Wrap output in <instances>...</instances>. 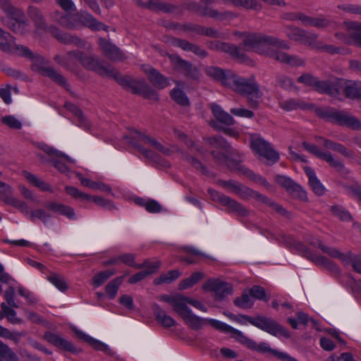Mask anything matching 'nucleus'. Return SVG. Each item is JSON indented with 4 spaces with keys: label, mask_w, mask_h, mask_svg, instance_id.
Instances as JSON below:
<instances>
[{
    "label": "nucleus",
    "mask_w": 361,
    "mask_h": 361,
    "mask_svg": "<svg viewBox=\"0 0 361 361\" xmlns=\"http://www.w3.org/2000/svg\"><path fill=\"white\" fill-rule=\"evenodd\" d=\"M0 355L9 361H20L18 355L6 344L0 350Z\"/></svg>",
    "instance_id": "nucleus-64"
},
{
    "label": "nucleus",
    "mask_w": 361,
    "mask_h": 361,
    "mask_svg": "<svg viewBox=\"0 0 361 361\" xmlns=\"http://www.w3.org/2000/svg\"><path fill=\"white\" fill-rule=\"evenodd\" d=\"M215 46L217 50L229 54L242 66H254L256 65L255 61L248 58L239 47L226 42H217Z\"/></svg>",
    "instance_id": "nucleus-13"
},
{
    "label": "nucleus",
    "mask_w": 361,
    "mask_h": 361,
    "mask_svg": "<svg viewBox=\"0 0 361 361\" xmlns=\"http://www.w3.org/2000/svg\"><path fill=\"white\" fill-rule=\"evenodd\" d=\"M151 83L159 89H164L170 85L169 79L165 78L157 69H148L146 72Z\"/></svg>",
    "instance_id": "nucleus-30"
},
{
    "label": "nucleus",
    "mask_w": 361,
    "mask_h": 361,
    "mask_svg": "<svg viewBox=\"0 0 361 361\" xmlns=\"http://www.w3.org/2000/svg\"><path fill=\"white\" fill-rule=\"evenodd\" d=\"M30 18L35 22L37 29L44 30L47 28L45 19L40 10L35 6H30L27 10Z\"/></svg>",
    "instance_id": "nucleus-39"
},
{
    "label": "nucleus",
    "mask_w": 361,
    "mask_h": 361,
    "mask_svg": "<svg viewBox=\"0 0 361 361\" xmlns=\"http://www.w3.org/2000/svg\"><path fill=\"white\" fill-rule=\"evenodd\" d=\"M180 276V273L177 270H173L169 271L167 274H162L159 277L156 278L154 281L155 285H159L161 283H170L175 281Z\"/></svg>",
    "instance_id": "nucleus-51"
},
{
    "label": "nucleus",
    "mask_w": 361,
    "mask_h": 361,
    "mask_svg": "<svg viewBox=\"0 0 361 361\" xmlns=\"http://www.w3.org/2000/svg\"><path fill=\"white\" fill-rule=\"evenodd\" d=\"M0 8L13 20H21L24 18L23 11L13 6L10 0H0Z\"/></svg>",
    "instance_id": "nucleus-29"
},
{
    "label": "nucleus",
    "mask_w": 361,
    "mask_h": 361,
    "mask_svg": "<svg viewBox=\"0 0 361 361\" xmlns=\"http://www.w3.org/2000/svg\"><path fill=\"white\" fill-rule=\"evenodd\" d=\"M23 175L31 185L37 188L41 191L53 192L51 186L49 183L37 178L35 175L27 171H23Z\"/></svg>",
    "instance_id": "nucleus-35"
},
{
    "label": "nucleus",
    "mask_w": 361,
    "mask_h": 361,
    "mask_svg": "<svg viewBox=\"0 0 361 361\" xmlns=\"http://www.w3.org/2000/svg\"><path fill=\"white\" fill-rule=\"evenodd\" d=\"M103 78L115 80L123 88L130 90L134 94H140L145 98L158 100L157 92L149 87L144 80H137L128 75H122L118 69H93Z\"/></svg>",
    "instance_id": "nucleus-4"
},
{
    "label": "nucleus",
    "mask_w": 361,
    "mask_h": 361,
    "mask_svg": "<svg viewBox=\"0 0 361 361\" xmlns=\"http://www.w3.org/2000/svg\"><path fill=\"white\" fill-rule=\"evenodd\" d=\"M73 331L79 338L88 343L94 349L102 351H106L108 349V346L106 344L91 337L78 329L74 328Z\"/></svg>",
    "instance_id": "nucleus-36"
},
{
    "label": "nucleus",
    "mask_w": 361,
    "mask_h": 361,
    "mask_svg": "<svg viewBox=\"0 0 361 361\" xmlns=\"http://www.w3.org/2000/svg\"><path fill=\"white\" fill-rule=\"evenodd\" d=\"M226 5H233L236 7H243L246 9L259 11L263 5L257 0H221Z\"/></svg>",
    "instance_id": "nucleus-31"
},
{
    "label": "nucleus",
    "mask_w": 361,
    "mask_h": 361,
    "mask_svg": "<svg viewBox=\"0 0 361 361\" xmlns=\"http://www.w3.org/2000/svg\"><path fill=\"white\" fill-rule=\"evenodd\" d=\"M1 122L9 128L14 129H20L21 122L13 116H6L1 118Z\"/></svg>",
    "instance_id": "nucleus-63"
},
{
    "label": "nucleus",
    "mask_w": 361,
    "mask_h": 361,
    "mask_svg": "<svg viewBox=\"0 0 361 361\" xmlns=\"http://www.w3.org/2000/svg\"><path fill=\"white\" fill-rule=\"evenodd\" d=\"M186 29L194 31L200 35H204L209 37H218L219 32L211 27H204L198 25H188Z\"/></svg>",
    "instance_id": "nucleus-58"
},
{
    "label": "nucleus",
    "mask_w": 361,
    "mask_h": 361,
    "mask_svg": "<svg viewBox=\"0 0 361 361\" xmlns=\"http://www.w3.org/2000/svg\"><path fill=\"white\" fill-rule=\"evenodd\" d=\"M210 107L214 116L219 121L228 126L234 123L233 118L227 112L224 111L220 106L212 103L210 104Z\"/></svg>",
    "instance_id": "nucleus-37"
},
{
    "label": "nucleus",
    "mask_w": 361,
    "mask_h": 361,
    "mask_svg": "<svg viewBox=\"0 0 361 361\" xmlns=\"http://www.w3.org/2000/svg\"><path fill=\"white\" fill-rule=\"evenodd\" d=\"M243 37V44L248 49L276 59V55L282 50H288L289 44L279 37L261 32H238L235 34Z\"/></svg>",
    "instance_id": "nucleus-2"
},
{
    "label": "nucleus",
    "mask_w": 361,
    "mask_h": 361,
    "mask_svg": "<svg viewBox=\"0 0 361 361\" xmlns=\"http://www.w3.org/2000/svg\"><path fill=\"white\" fill-rule=\"evenodd\" d=\"M250 295L252 298L259 300L267 301V295L264 288L259 286H254L250 290Z\"/></svg>",
    "instance_id": "nucleus-62"
},
{
    "label": "nucleus",
    "mask_w": 361,
    "mask_h": 361,
    "mask_svg": "<svg viewBox=\"0 0 361 361\" xmlns=\"http://www.w3.org/2000/svg\"><path fill=\"white\" fill-rule=\"evenodd\" d=\"M276 61L290 66H304L306 65L305 60L302 57L295 55L289 54L286 52L280 51L276 55Z\"/></svg>",
    "instance_id": "nucleus-26"
},
{
    "label": "nucleus",
    "mask_w": 361,
    "mask_h": 361,
    "mask_svg": "<svg viewBox=\"0 0 361 361\" xmlns=\"http://www.w3.org/2000/svg\"><path fill=\"white\" fill-rule=\"evenodd\" d=\"M304 171L308 177L309 185L312 191L317 195H322L325 192V188L317 178L314 171L308 166L304 168Z\"/></svg>",
    "instance_id": "nucleus-27"
},
{
    "label": "nucleus",
    "mask_w": 361,
    "mask_h": 361,
    "mask_svg": "<svg viewBox=\"0 0 361 361\" xmlns=\"http://www.w3.org/2000/svg\"><path fill=\"white\" fill-rule=\"evenodd\" d=\"M54 60L58 66H71L81 65L90 68H103L99 59L94 55H87L81 51H70L66 54H57Z\"/></svg>",
    "instance_id": "nucleus-5"
},
{
    "label": "nucleus",
    "mask_w": 361,
    "mask_h": 361,
    "mask_svg": "<svg viewBox=\"0 0 361 361\" xmlns=\"http://www.w3.org/2000/svg\"><path fill=\"white\" fill-rule=\"evenodd\" d=\"M346 33L343 39L345 43L361 47V23L358 22H345Z\"/></svg>",
    "instance_id": "nucleus-20"
},
{
    "label": "nucleus",
    "mask_w": 361,
    "mask_h": 361,
    "mask_svg": "<svg viewBox=\"0 0 361 361\" xmlns=\"http://www.w3.org/2000/svg\"><path fill=\"white\" fill-rule=\"evenodd\" d=\"M46 208L54 213L63 215L71 220L75 219V214L73 208L56 202H50L46 204Z\"/></svg>",
    "instance_id": "nucleus-25"
},
{
    "label": "nucleus",
    "mask_w": 361,
    "mask_h": 361,
    "mask_svg": "<svg viewBox=\"0 0 361 361\" xmlns=\"http://www.w3.org/2000/svg\"><path fill=\"white\" fill-rule=\"evenodd\" d=\"M290 193L293 197L300 199L302 201L307 200V196L305 190L296 183H294L293 187L288 192Z\"/></svg>",
    "instance_id": "nucleus-60"
},
{
    "label": "nucleus",
    "mask_w": 361,
    "mask_h": 361,
    "mask_svg": "<svg viewBox=\"0 0 361 361\" xmlns=\"http://www.w3.org/2000/svg\"><path fill=\"white\" fill-rule=\"evenodd\" d=\"M20 54H19L18 56L25 57L27 59L30 60L32 66L35 68H44L45 66H48L50 65V61L37 53L32 52L27 47L23 46Z\"/></svg>",
    "instance_id": "nucleus-23"
},
{
    "label": "nucleus",
    "mask_w": 361,
    "mask_h": 361,
    "mask_svg": "<svg viewBox=\"0 0 361 361\" xmlns=\"http://www.w3.org/2000/svg\"><path fill=\"white\" fill-rule=\"evenodd\" d=\"M152 309L154 312L157 321L165 328H170L175 325L176 321L161 309L157 303L152 304Z\"/></svg>",
    "instance_id": "nucleus-33"
},
{
    "label": "nucleus",
    "mask_w": 361,
    "mask_h": 361,
    "mask_svg": "<svg viewBox=\"0 0 361 361\" xmlns=\"http://www.w3.org/2000/svg\"><path fill=\"white\" fill-rule=\"evenodd\" d=\"M170 95L172 99L180 106H188L190 104L189 99L186 94L178 87L171 90Z\"/></svg>",
    "instance_id": "nucleus-48"
},
{
    "label": "nucleus",
    "mask_w": 361,
    "mask_h": 361,
    "mask_svg": "<svg viewBox=\"0 0 361 361\" xmlns=\"http://www.w3.org/2000/svg\"><path fill=\"white\" fill-rule=\"evenodd\" d=\"M135 255L131 253L121 254L107 262L106 264H118L122 262L128 266L134 267L136 264L135 263Z\"/></svg>",
    "instance_id": "nucleus-47"
},
{
    "label": "nucleus",
    "mask_w": 361,
    "mask_h": 361,
    "mask_svg": "<svg viewBox=\"0 0 361 361\" xmlns=\"http://www.w3.org/2000/svg\"><path fill=\"white\" fill-rule=\"evenodd\" d=\"M317 113L321 118L331 122L336 123L341 126H346L354 130H360L361 128L360 121L357 118L351 116L345 112L334 109L324 108L318 109Z\"/></svg>",
    "instance_id": "nucleus-7"
},
{
    "label": "nucleus",
    "mask_w": 361,
    "mask_h": 361,
    "mask_svg": "<svg viewBox=\"0 0 361 361\" xmlns=\"http://www.w3.org/2000/svg\"><path fill=\"white\" fill-rule=\"evenodd\" d=\"M250 147L259 159H265L270 164L277 162L279 159V153L273 149L269 142L258 134L250 135Z\"/></svg>",
    "instance_id": "nucleus-6"
},
{
    "label": "nucleus",
    "mask_w": 361,
    "mask_h": 361,
    "mask_svg": "<svg viewBox=\"0 0 361 361\" xmlns=\"http://www.w3.org/2000/svg\"><path fill=\"white\" fill-rule=\"evenodd\" d=\"M238 322L245 324L247 322L253 326L271 334L276 336L282 334L284 329L275 321L264 317L252 318L247 315H240L239 319H235Z\"/></svg>",
    "instance_id": "nucleus-9"
},
{
    "label": "nucleus",
    "mask_w": 361,
    "mask_h": 361,
    "mask_svg": "<svg viewBox=\"0 0 361 361\" xmlns=\"http://www.w3.org/2000/svg\"><path fill=\"white\" fill-rule=\"evenodd\" d=\"M64 106L66 109L74 114L77 119L78 126L85 128H89L88 121L86 120L82 111L78 106L70 102H66Z\"/></svg>",
    "instance_id": "nucleus-42"
},
{
    "label": "nucleus",
    "mask_w": 361,
    "mask_h": 361,
    "mask_svg": "<svg viewBox=\"0 0 361 361\" xmlns=\"http://www.w3.org/2000/svg\"><path fill=\"white\" fill-rule=\"evenodd\" d=\"M47 280L61 291H65L68 288L64 279L57 274H51L47 276Z\"/></svg>",
    "instance_id": "nucleus-57"
},
{
    "label": "nucleus",
    "mask_w": 361,
    "mask_h": 361,
    "mask_svg": "<svg viewBox=\"0 0 361 361\" xmlns=\"http://www.w3.org/2000/svg\"><path fill=\"white\" fill-rule=\"evenodd\" d=\"M234 304L238 307L248 309L252 307L254 300L250 295L244 293L241 296L235 298Z\"/></svg>",
    "instance_id": "nucleus-54"
},
{
    "label": "nucleus",
    "mask_w": 361,
    "mask_h": 361,
    "mask_svg": "<svg viewBox=\"0 0 361 361\" xmlns=\"http://www.w3.org/2000/svg\"><path fill=\"white\" fill-rule=\"evenodd\" d=\"M207 142L212 147L224 151V152L212 151L213 157L220 164H226L231 168L233 167V163L229 159L228 156L234 154L235 150L228 142L222 137H212L207 139Z\"/></svg>",
    "instance_id": "nucleus-8"
},
{
    "label": "nucleus",
    "mask_w": 361,
    "mask_h": 361,
    "mask_svg": "<svg viewBox=\"0 0 361 361\" xmlns=\"http://www.w3.org/2000/svg\"><path fill=\"white\" fill-rule=\"evenodd\" d=\"M319 247L321 248V250L326 253L328 255H329L331 257L338 258L341 259L343 262H345L347 260L348 257L347 256L340 252L338 250L334 248V247H330L328 246L323 245L322 243L319 242Z\"/></svg>",
    "instance_id": "nucleus-56"
},
{
    "label": "nucleus",
    "mask_w": 361,
    "mask_h": 361,
    "mask_svg": "<svg viewBox=\"0 0 361 361\" xmlns=\"http://www.w3.org/2000/svg\"><path fill=\"white\" fill-rule=\"evenodd\" d=\"M24 45L16 44V38L10 32L0 27V51L13 56H18Z\"/></svg>",
    "instance_id": "nucleus-15"
},
{
    "label": "nucleus",
    "mask_w": 361,
    "mask_h": 361,
    "mask_svg": "<svg viewBox=\"0 0 361 361\" xmlns=\"http://www.w3.org/2000/svg\"><path fill=\"white\" fill-rule=\"evenodd\" d=\"M279 105L281 109L286 111H293L297 109H305L307 108V105L305 103L293 99L282 101L279 103Z\"/></svg>",
    "instance_id": "nucleus-52"
},
{
    "label": "nucleus",
    "mask_w": 361,
    "mask_h": 361,
    "mask_svg": "<svg viewBox=\"0 0 361 361\" xmlns=\"http://www.w3.org/2000/svg\"><path fill=\"white\" fill-rule=\"evenodd\" d=\"M298 81L305 85L314 87L319 92L333 94V84H330L326 81H319L310 74H304L301 75L298 78Z\"/></svg>",
    "instance_id": "nucleus-21"
},
{
    "label": "nucleus",
    "mask_w": 361,
    "mask_h": 361,
    "mask_svg": "<svg viewBox=\"0 0 361 361\" xmlns=\"http://www.w3.org/2000/svg\"><path fill=\"white\" fill-rule=\"evenodd\" d=\"M238 169L241 171L244 175H245L247 177L250 178V179H252L256 182H259L261 184L264 185V186L269 185V183L266 179H264V178H262L259 176L256 175L252 171L245 168V166L239 164L238 166Z\"/></svg>",
    "instance_id": "nucleus-59"
},
{
    "label": "nucleus",
    "mask_w": 361,
    "mask_h": 361,
    "mask_svg": "<svg viewBox=\"0 0 361 361\" xmlns=\"http://www.w3.org/2000/svg\"><path fill=\"white\" fill-rule=\"evenodd\" d=\"M300 247H304L305 250V256L307 259L312 260L313 262H314L317 264H322L326 267L331 268L334 267L331 262H330L328 259H326L324 256L320 255H316L312 254L311 252L308 251L305 246L302 245H300Z\"/></svg>",
    "instance_id": "nucleus-50"
},
{
    "label": "nucleus",
    "mask_w": 361,
    "mask_h": 361,
    "mask_svg": "<svg viewBox=\"0 0 361 361\" xmlns=\"http://www.w3.org/2000/svg\"><path fill=\"white\" fill-rule=\"evenodd\" d=\"M301 43L318 51L322 42L318 40V35L305 32Z\"/></svg>",
    "instance_id": "nucleus-49"
},
{
    "label": "nucleus",
    "mask_w": 361,
    "mask_h": 361,
    "mask_svg": "<svg viewBox=\"0 0 361 361\" xmlns=\"http://www.w3.org/2000/svg\"><path fill=\"white\" fill-rule=\"evenodd\" d=\"M301 23L305 26H314L317 28H324L329 25L330 21L325 18H312L303 13L302 16Z\"/></svg>",
    "instance_id": "nucleus-41"
},
{
    "label": "nucleus",
    "mask_w": 361,
    "mask_h": 361,
    "mask_svg": "<svg viewBox=\"0 0 361 361\" xmlns=\"http://www.w3.org/2000/svg\"><path fill=\"white\" fill-rule=\"evenodd\" d=\"M204 277V274L202 272H195L192 274L190 277L182 280L178 285V289L180 290L188 289L197 282H199Z\"/></svg>",
    "instance_id": "nucleus-46"
},
{
    "label": "nucleus",
    "mask_w": 361,
    "mask_h": 361,
    "mask_svg": "<svg viewBox=\"0 0 361 361\" xmlns=\"http://www.w3.org/2000/svg\"><path fill=\"white\" fill-rule=\"evenodd\" d=\"M114 270H106L96 274L92 279V284L95 287L102 286L108 279L115 274Z\"/></svg>",
    "instance_id": "nucleus-55"
},
{
    "label": "nucleus",
    "mask_w": 361,
    "mask_h": 361,
    "mask_svg": "<svg viewBox=\"0 0 361 361\" xmlns=\"http://www.w3.org/2000/svg\"><path fill=\"white\" fill-rule=\"evenodd\" d=\"M49 32L55 39L62 44L67 45L73 44L79 48H85L86 46V42L85 40L75 35L63 32L56 27H50Z\"/></svg>",
    "instance_id": "nucleus-17"
},
{
    "label": "nucleus",
    "mask_w": 361,
    "mask_h": 361,
    "mask_svg": "<svg viewBox=\"0 0 361 361\" xmlns=\"http://www.w3.org/2000/svg\"><path fill=\"white\" fill-rule=\"evenodd\" d=\"M203 289L214 293L216 300H223L233 293V286L218 279H209L204 285Z\"/></svg>",
    "instance_id": "nucleus-11"
},
{
    "label": "nucleus",
    "mask_w": 361,
    "mask_h": 361,
    "mask_svg": "<svg viewBox=\"0 0 361 361\" xmlns=\"http://www.w3.org/2000/svg\"><path fill=\"white\" fill-rule=\"evenodd\" d=\"M27 212H21L25 216H27L29 219L34 221L36 219L40 220L43 224H46L51 218V214H49L43 209H37L32 210L30 209L27 204Z\"/></svg>",
    "instance_id": "nucleus-38"
},
{
    "label": "nucleus",
    "mask_w": 361,
    "mask_h": 361,
    "mask_svg": "<svg viewBox=\"0 0 361 361\" xmlns=\"http://www.w3.org/2000/svg\"><path fill=\"white\" fill-rule=\"evenodd\" d=\"M208 193L214 201L220 202L222 205L226 206L228 212L237 214L240 216H246L249 212L242 204L228 196L220 194L214 189L209 188Z\"/></svg>",
    "instance_id": "nucleus-10"
},
{
    "label": "nucleus",
    "mask_w": 361,
    "mask_h": 361,
    "mask_svg": "<svg viewBox=\"0 0 361 361\" xmlns=\"http://www.w3.org/2000/svg\"><path fill=\"white\" fill-rule=\"evenodd\" d=\"M159 301L166 302L171 305L173 310L184 320L192 329L197 330L209 324L214 329L231 334L237 341L245 345L247 348L256 350L261 353H269L276 357L288 361H297L288 354L273 350L268 343L262 342L257 344L255 341L246 336L242 331L234 329L231 326L214 319H206L195 315L188 306L190 305L196 309L206 312L207 308L199 300L185 296L182 294L161 295L157 297Z\"/></svg>",
    "instance_id": "nucleus-1"
},
{
    "label": "nucleus",
    "mask_w": 361,
    "mask_h": 361,
    "mask_svg": "<svg viewBox=\"0 0 361 361\" xmlns=\"http://www.w3.org/2000/svg\"><path fill=\"white\" fill-rule=\"evenodd\" d=\"M0 198L7 205L12 206L20 212H27V202L13 195V188L0 180Z\"/></svg>",
    "instance_id": "nucleus-12"
},
{
    "label": "nucleus",
    "mask_w": 361,
    "mask_h": 361,
    "mask_svg": "<svg viewBox=\"0 0 361 361\" xmlns=\"http://www.w3.org/2000/svg\"><path fill=\"white\" fill-rule=\"evenodd\" d=\"M305 30L293 26H288L286 28V36L291 40L301 43Z\"/></svg>",
    "instance_id": "nucleus-53"
},
{
    "label": "nucleus",
    "mask_w": 361,
    "mask_h": 361,
    "mask_svg": "<svg viewBox=\"0 0 361 361\" xmlns=\"http://www.w3.org/2000/svg\"><path fill=\"white\" fill-rule=\"evenodd\" d=\"M65 189L66 192L75 199L80 200V201L93 202L97 205L107 209H112L114 208L111 201L106 200L100 196H91L82 192L73 186H66Z\"/></svg>",
    "instance_id": "nucleus-14"
},
{
    "label": "nucleus",
    "mask_w": 361,
    "mask_h": 361,
    "mask_svg": "<svg viewBox=\"0 0 361 361\" xmlns=\"http://www.w3.org/2000/svg\"><path fill=\"white\" fill-rule=\"evenodd\" d=\"M161 262L159 260L149 261L146 260L142 264H137L135 265L137 269H144V270L133 275L128 279V282L131 284L136 283L147 276L154 274L159 268Z\"/></svg>",
    "instance_id": "nucleus-18"
},
{
    "label": "nucleus",
    "mask_w": 361,
    "mask_h": 361,
    "mask_svg": "<svg viewBox=\"0 0 361 361\" xmlns=\"http://www.w3.org/2000/svg\"><path fill=\"white\" fill-rule=\"evenodd\" d=\"M316 140L326 149L338 152L346 157H352L353 155V152L351 150L348 149L341 144L334 142L322 137H317Z\"/></svg>",
    "instance_id": "nucleus-28"
},
{
    "label": "nucleus",
    "mask_w": 361,
    "mask_h": 361,
    "mask_svg": "<svg viewBox=\"0 0 361 361\" xmlns=\"http://www.w3.org/2000/svg\"><path fill=\"white\" fill-rule=\"evenodd\" d=\"M333 93L335 92L343 91L346 96L351 99L361 98V82L360 81H345L339 80L336 84L332 86Z\"/></svg>",
    "instance_id": "nucleus-16"
},
{
    "label": "nucleus",
    "mask_w": 361,
    "mask_h": 361,
    "mask_svg": "<svg viewBox=\"0 0 361 361\" xmlns=\"http://www.w3.org/2000/svg\"><path fill=\"white\" fill-rule=\"evenodd\" d=\"M99 46L105 56L109 59L111 60H118L122 58L121 49L114 44L109 42L107 40L101 39L99 40Z\"/></svg>",
    "instance_id": "nucleus-32"
},
{
    "label": "nucleus",
    "mask_w": 361,
    "mask_h": 361,
    "mask_svg": "<svg viewBox=\"0 0 361 361\" xmlns=\"http://www.w3.org/2000/svg\"><path fill=\"white\" fill-rule=\"evenodd\" d=\"M207 74L224 86L232 88L236 92L247 96L249 98H260L262 94L255 78H247L234 75L229 69H206Z\"/></svg>",
    "instance_id": "nucleus-3"
},
{
    "label": "nucleus",
    "mask_w": 361,
    "mask_h": 361,
    "mask_svg": "<svg viewBox=\"0 0 361 361\" xmlns=\"http://www.w3.org/2000/svg\"><path fill=\"white\" fill-rule=\"evenodd\" d=\"M303 145L307 151L317 157L324 159L337 171H342L344 169L343 164L339 159L334 157L330 152H323L320 150L317 146L307 142H304Z\"/></svg>",
    "instance_id": "nucleus-19"
},
{
    "label": "nucleus",
    "mask_w": 361,
    "mask_h": 361,
    "mask_svg": "<svg viewBox=\"0 0 361 361\" xmlns=\"http://www.w3.org/2000/svg\"><path fill=\"white\" fill-rule=\"evenodd\" d=\"M122 282V277L121 278H116L112 281H111L106 286V292L109 295L111 298H114L118 290V287L120 284Z\"/></svg>",
    "instance_id": "nucleus-61"
},
{
    "label": "nucleus",
    "mask_w": 361,
    "mask_h": 361,
    "mask_svg": "<svg viewBox=\"0 0 361 361\" xmlns=\"http://www.w3.org/2000/svg\"><path fill=\"white\" fill-rule=\"evenodd\" d=\"M78 18L83 25L92 30H102L107 28L103 23L98 21L92 15L87 11H81L78 14Z\"/></svg>",
    "instance_id": "nucleus-24"
},
{
    "label": "nucleus",
    "mask_w": 361,
    "mask_h": 361,
    "mask_svg": "<svg viewBox=\"0 0 361 361\" xmlns=\"http://www.w3.org/2000/svg\"><path fill=\"white\" fill-rule=\"evenodd\" d=\"M202 16H209L216 20H224L236 18V15L231 11L219 12L216 9L205 7L201 13Z\"/></svg>",
    "instance_id": "nucleus-34"
},
{
    "label": "nucleus",
    "mask_w": 361,
    "mask_h": 361,
    "mask_svg": "<svg viewBox=\"0 0 361 361\" xmlns=\"http://www.w3.org/2000/svg\"><path fill=\"white\" fill-rule=\"evenodd\" d=\"M80 183L88 188L92 190H99L106 193H111V188L109 185H106L102 182L93 181L90 179L84 178L81 175L78 176Z\"/></svg>",
    "instance_id": "nucleus-40"
},
{
    "label": "nucleus",
    "mask_w": 361,
    "mask_h": 361,
    "mask_svg": "<svg viewBox=\"0 0 361 361\" xmlns=\"http://www.w3.org/2000/svg\"><path fill=\"white\" fill-rule=\"evenodd\" d=\"M39 74L49 77L59 85L66 87L67 83L66 79L56 71V69H36Z\"/></svg>",
    "instance_id": "nucleus-43"
},
{
    "label": "nucleus",
    "mask_w": 361,
    "mask_h": 361,
    "mask_svg": "<svg viewBox=\"0 0 361 361\" xmlns=\"http://www.w3.org/2000/svg\"><path fill=\"white\" fill-rule=\"evenodd\" d=\"M135 133L137 135V137L142 140L145 143L149 144L154 147L157 150L161 152L164 154H169L171 152V150L162 145L161 143H159L157 140L151 138L149 137H147L146 135H142V133L139 132H135Z\"/></svg>",
    "instance_id": "nucleus-45"
},
{
    "label": "nucleus",
    "mask_w": 361,
    "mask_h": 361,
    "mask_svg": "<svg viewBox=\"0 0 361 361\" xmlns=\"http://www.w3.org/2000/svg\"><path fill=\"white\" fill-rule=\"evenodd\" d=\"M44 338L49 343L61 350L71 353H76L77 351L75 347L71 341L61 337L59 334L52 332H46L44 335Z\"/></svg>",
    "instance_id": "nucleus-22"
},
{
    "label": "nucleus",
    "mask_w": 361,
    "mask_h": 361,
    "mask_svg": "<svg viewBox=\"0 0 361 361\" xmlns=\"http://www.w3.org/2000/svg\"><path fill=\"white\" fill-rule=\"evenodd\" d=\"M147 7V9L154 12L162 11L164 13H170L174 10V7L172 5L159 0L148 1Z\"/></svg>",
    "instance_id": "nucleus-44"
}]
</instances>
